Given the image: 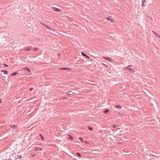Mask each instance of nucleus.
Returning <instances> with one entry per match:
<instances>
[{
	"instance_id": "bb28decb",
	"label": "nucleus",
	"mask_w": 160,
	"mask_h": 160,
	"mask_svg": "<svg viewBox=\"0 0 160 160\" xmlns=\"http://www.w3.org/2000/svg\"><path fill=\"white\" fill-rule=\"evenodd\" d=\"M33 89V88H31L30 89H29V90L30 91H31Z\"/></svg>"
},
{
	"instance_id": "b1692460",
	"label": "nucleus",
	"mask_w": 160,
	"mask_h": 160,
	"mask_svg": "<svg viewBox=\"0 0 160 160\" xmlns=\"http://www.w3.org/2000/svg\"><path fill=\"white\" fill-rule=\"evenodd\" d=\"M112 127L113 128H116V127L115 125L113 124L112 125Z\"/></svg>"
},
{
	"instance_id": "dca6fc26",
	"label": "nucleus",
	"mask_w": 160,
	"mask_h": 160,
	"mask_svg": "<svg viewBox=\"0 0 160 160\" xmlns=\"http://www.w3.org/2000/svg\"><path fill=\"white\" fill-rule=\"evenodd\" d=\"M69 137L68 138V139H70L71 140H72L73 139V137L72 136H71L70 135H69Z\"/></svg>"
},
{
	"instance_id": "0eeeda50",
	"label": "nucleus",
	"mask_w": 160,
	"mask_h": 160,
	"mask_svg": "<svg viewBox=\"0 0 160 160\" xmlns=\"http://www.w3.org/2000/svg\"><path fill=\"white\" fill-rule=\"evenodd\" d=\"M81 54L82 55L87 57L88 59L89 58V57L85 54L84 52H81Z\"/></svg>"
},
{
	"instance_id": "aec40b11",
	"label": "nucleus",
	"mask_w": 160,
	"mask_h": 160,
	"mask_svg": "<svg viewBox=\"0 0 160 160\" xmlns=\"http://www.w3.org/2000/svg\"><path fill=\"white\" fill-rule=\"evenodd\" d=\"M102 65H103V66H106V67H108V66L107 65H106V64H104V63H102Z\"/></svg>"
},
{
	"instance_id": "f8f14e48",
	"label": "nucleus",
	"mask_w": 160,
	"mask_h": 160,
	"mask_svg": "<svg viewBox=\"0 0 160 160\" xmlns=\"http://www.w3.org/2000/svg\"><path fill=\"white\" fill-rule=\"evenodd\" d=\"M18 73V72H13L11 74V76H14V75H16Z\"/></svg>"
},
{
	"instance_id": "393cba45",
	"label": "nucleus",
	"mask_w": 160,
	"mask_h": 160,
	"mask_svg": "<svg viewBox=\"0 0 160 160\" xmlns=\"http://www.w3.org/2000/svg\"><path fill=\"white\" fill-rule=\"evenodd\" d=\"M3 65L4 67H8V65H7L5 63H4L3 64Z\"/></svg>"
},
{
	"instance_id": "2f4dec72",
	"label": "nucleus",
	"mask_w": 160,
	"mask_h": 160,
	"mask_svg": "<svg viewBox=\"0 0 160 160\" xmlns=\"http://www.w3.org/2000/svg\"><path fill=\"white\" fill-rule=\"evenodd\" d=\"M88 129L90 130V126H88Z\"/></svg>"
},
{
	"instance_id": "f3484780",
	"label": "nucleus",
	"mask_w": 160,
	"mask_h": 160,
	"mask_svg": "<svg viewBox=\"0 0 160 160\" xmlns=\"http://www.w3.org/2000/svg\"><path fill=\"white\" fill-rule=\"evenodd\" d=\"M78 139H79L80 140H81L82 142H83V139H82V138H81V137H79V138Z\"/></svg>"
},
{
	"instance_id": "5701e85b",
	"label": "nucleus",
	"mask_w": 160,
	"mask_h": 160,
	"mask_svg": "<svg viewBox=\"0 0 160 160\" xmlns=\"http://www.w3.org/2000/svg\"><path fill=\"white\" fill-rule=\"evenodd\" d=\"M33 50L35 51H37L38 50V49L37 48H34L33 49Z\"/></svg>"
},
{
	"instance_id": "c756f323",
	"label": "nucleus",
	"mask_w": 160,
	"mask_h": 160,
	"mask_svg": "<svg viewBox=\"0 0 160 160\" xmlns=\"http://www.w3.org/2000/svg\"><path fill=\"white\" fill-rule=\"evenodd\" d=\"M110 20V21H111V22H114L113 20L112 19H111V20Z\"/></svg>"
},
{
	"instance_id": "c9c22d12",
	"label": "nucleus",
	"mask_w": 160,
	"mask_h": 160,
	"mask_svg": "<svg viewBox=\"0 0 160 160\" xmlns=\"http://www.w3.org/2000/svg\"><path fill=\"white\" fill-rule=\"evenodd\" d=\"M92 153V152L91 151V153Z\"/></svg>"
},
{
	"instance_id": "f704fd0d",
	"label": "nucleus",
	"mask_w": 160,
	"mask_h": 160,
	"mask_svg": "<svg viewBox=\"0 0 160 160\" xmlns=\"http://www.w3.org/2000/svg\"><path fill=\"white\" fill-rule=\"evenodd\" d=\"M90 84L91 85V84H92L91 83H90Z\"/></svg>"
},
{
	"instance_id": "412c9836",
	"label": "nucleus",
	"mask_w": 160,
	"mask_h": 160,
	"mask_svg": "<svg viewBox=\"0 0 160 160\" xmlns=\"http://www.w3.org/2000/svg\"><path fill=\"white\" fill-rule=\"evenodd\" d=\"M127 68V69L128 70H132V72H134V71L132 69V68Z\"/></svg>"
},
{
	"instance_id": "6ab92c4d",
	"label": "nucleus",
	"mask_w": 160,
	"mask_h": 160,
	"mask_svg": "<svg viewBox=\"0 0 160 160\" xmlns=\"http://www.w3.org/2000/svg\"><path fill=\"white\" fill-rule=\"evenodd\" d=\"M17 157L18 158H19V159H21V158H22V156L21 155H18L17 156Z\"/></svg>"
},
{
	"instance_id": "2eb2a0df",
	"label": "nucleus",
	"mask_w": 160,
	"mask_h": 160,
	"mask_svg": "<svg viewBox=\"0 0 160 160\" xmlns=\"http://www.w3.org/2000/svg\"><path fill=\"white\" fill-rule=\"evenodd\" d=\"M154 34L156 35L157 37H159L160 38V36L158 35L156 32H154Z\"/></svg>"
},
{
	"instance_id": "ddd939ff",
	"label": "nucleus",
	"mask_w": 160,
	"mask_h": 160,
	"mask_svg": "<svg viewBox=\"0 0 160 160\" xmlns=\"http://www.w3.org/2000/svg\"><path fill=\"white\" fill-rule=\"evenodd\" d=\"M72 92L69 91L67 93V95H70L72 94Z\"/></svg>"
},
{
	"instance_id": "4be33fe9",
	"label": "nucleus",
	"mask_w": 160,
	"mask_h": 160,
	"mask_svg": "<svg viewBox=\"0 0 160 160\" xmlns=\"http://www.w3.org/2000/svg\"><path fill=\"white\" fill-rule=\"evenodd\" d=\"M77 155L79 156V157H81V154L79 153H77Z\"/></svg>"
},
{
	"instance_id": "39448f33",
	"label": "nucleus",
	"mask_w": 160,
	"mask_h": 160,
	"mask_svg": "<svg viewBox=\"0 0 160 160\" xmlns=\"http://www.w3.org/2000/svg\"><path fill=\"white\" fill-rule=\"evenodd\" d=\"M60 70H70V69L68 68H62L59 69Z\"/></svg>"
},
{
	"instance_id": "a878e982",
	"label": "nucleus",
	"mask_w": 160,
	"mask_h": 160,
	"mask_svg": "<svg viewBox=\"0 0 160 160\" xmlns=\"http://www.w3.org/2000/svg\"><path fill=\"white\" fill-rule=\"evenodd\" d=\"M40 136H41V139L42 140H43L44 139V138H43V136L41 134H40Z\"/></svg>"
},
{
	"instance_id": "f257e3e1",
	"label": "nucleus",
	"mask_w": 160,
	"mask_h": 160,
	"mask_svg": "<svg viewBox=\"0 0 160 160\" xmlns=\"http://www.w3.org/2000/svg\"><path fill=\"white\" fill-rule=\"evenodd\" d=\"M148 0H143L142 2V7L143 8V7H145L148 5V2H147Z\"/></svg>"
},
{
	"instance_id": "cd10ccee",
	"label": "nucleus",
	"mask_w": 160,
	"mask_h": 160,
	"mask_svg": "<svg viewBox=\"0 0 160 160\" xmlns=\"http://www.w3.org/2000/svg\"><path fill=\"white\" fill-rule=\"evenodd\" d=\"M11 128H13V129H14V125H12V126H11Z\"/></svg>"
},
{
	"instance_id": "7ed1b4c3",
	"label": "nucleus",
	"mask_w": 160,
	"mask_h": 160,
	"mask_svg": "<svg viewBox=\"0 0 160 160\" xmlns=\"http://www.w3.org/2000/svg\"><path fill=\"white\" fill-rule=\"evenodd\" d=\"M103 58L110 62H112V59L109 57H104Z\"/></svg>"
},
{
	"instance_id": "c85d7f7f",
	"label": "nucleus",
	"mask_w": 160,
	"mask_h": 160,
	"mask_svg": "<svg viewBox=\"0 0 160 160\" xmlns=\"http://www.w3.org/2000/svg\"><path fill=\"white\" fill-rule=\"evenodd\" d=\"M93 130V128L92 127H91V131H92Z\"/></svg>"
},
{
	"instance_id": "423d86ee",
	"label": "nucleus",
	"mask_w": 160,
	"mask_h": 160,
	"mask_svg": "<svg viewBox=\"0 0 160 160\" xmlns=\"http://www.w3.org/2000/svg\"><path fill=\"white\" fill-rule=\"evenodd\" d=\"M22 70H27L28 72H31V71L30 70V69L28 68H23V69H22Z\"/></svg>"
},
{
	"instance_id": "6e6552de",
	"label": "nucleus",
	"mask_w": 160,
	"mask_h": 160,
	"mask_svg": "<svg viewBox=\"0 0 160 160\" xmlns=\"http://www.w3.org/2000/svg\"><path fill=\"white\" fill-rule=\"evenodd\" d=\"M35 150L36 151H42V149L40 147H36L35 148Z\"/></svg>"
},
{
	"instance_id": "9b49d317",
	"label": "nucleus",
	"mask_w": 160,
	"mask_h": 160,
	"mask_svg": "<svg viewBox=\"0 0 160 160\" xmlns=\"http://www.w3.org/2000/svg\"><path fill=\"white\" fill-rule=\"evenodd\" d=\"M115 107L118 109H121L122 108V106L118 105H116L115 106Z\"/></svg>"
},
{
	"instance_id": "4468645a",
	"label": "nucleus",
	"mask_w": 160,
	"mask_h": 160,
	"mask_svg": "<svg viewBox=\"0 0 160 160\" xmlns=\"http://www.w3.org/2000/svg\"><path fill=\"white\" fill-rule=\"evenodd\" d=\"M1 72H4V73L5 74H6L8 73L7 71L5 70H1Z\"/></svg>"
},
{
	"instance_id": "7c9ffc66",
	"label": "nucleus",
	"mask_w": 160,
	"mask_h": 160,
	"mask_svg": "<svg viewBox=\"0 0 160 160\" xmlns=\"http://www.w3.org/2000/svg\"><path fill=\"white\" fill-rule=\"evenodd\" d=\"M132 67V66L131 65H129V66H128L127 67V68H129V67Z\"/></svg>"
},
{
	"instance_id": "72a5a7b5",
	"label": "nucleus",
	"mask_w": 160,
	"mask_h": 160,
	"mask_svg": "<svg viewBox=\"0 0 160 160\" xmlns=\"http://www.w3.org/2000/svg\"><path fill=\"white\" fill-rule=\"evenodd\" d=\"M34 156H35V155H33L32 156V157H34Z\"/></svg>"
},
{
	"instance_id": "1a4fd4ad",
	"label": "nucleus",
	"mask_w": 160,
	"mask_h": 160,
	"mask_svg": "<svg viewBox=\"0 0 160 160\" xmlns=\"http://www.w3.org/2000/svg\"><path fill=\"white\" fill-rule=\"evenodd\" d=\"M53 10L54 11L59 12L60 11V10L59 8H53Z\"/></svg>"
},
{
	"instance_id": "473e14b6",
	"label": "nucleus",
	"mask_w": 160,
	"mask_h": 160,
	"mask_svg": "<svg viewBox=\"0 0 160 160\" xmlns=\"http://www.w3.org/2000/svg\"><path fill=\"white\" fill-rule=\"evenodd\" d=\"M91 63H92V64H93V63H92V62H92V60H91Z\"/></svg>"
},
{
	"instance_id": "20e7f679",
	"label": "nucleus",
	"mask_w": 160,
	"mask_h": 160,
	"mask_svg": "<svg viewBox=\"0 0 160 160\" xmlns=\"http://www.w3.org/2000/svg\"><path fill=\"white\" fill-rule=\"evenodd\" d=\"M29 48H28V47H25L24 48V50L25 51H29L31 50L32 49V47L31 46H29Z\"/></svg>"
},
{
	"instance_id": "f03ea898",
	"label": "nucleus",
	"mask_w": 160,
	"mask_h": 160,
	"mask_svg": "<svg viewBox=\"0 0 160 160\" xmlns=\"http://www.w3.org/2000/svg\"><path fill=\"white\" fill-rule=\"evenodd\" d=\"M40 23L42 25L44 26L46 28H48V29H50V30H51L52 31H54V30H52L51 28H50V27H49L48 26H47V25L44 24V23H42V22H40Z\"/></svg>"
},
{
	"instance_id": "4c0bfd02",
	"label": "nucleus",
	"mask_w": 160,
	"mask_h": 160,
	"mask_svg": "<svg viewBox=\"0 0 160 160\" xmlns=\"http://www.w3.org/2000/svg\"><path fill=\"white\" fill-rule=\"evenodd\" d=\"M2 102H1V101H0V103H1Z\"/></svg>"
},
{
	"instance_id": "a211bd4d",
	"label": "nucleus",
	"mask_w": 160,
	"mask_h": 160,
	"mask_svg": "<svg viewBox=\"0 0 160 160\" xmlns=\"http://www.w3.org/2000/svg\"><path fill=\"white\" fill-rule=\"evenodd\" d=\"M107 19L108 20H111V17L110 16H109V17H107Z\"/></svg>"
},
{
	"instance_id": "9d476101",
	"label": "nucleus",
	"mask_w": 160,
	"mask_h": 160,
	"mask_svg": "<svg viewBox=\"0 0 160 160\" xmlns=\"http://www.w3.org/2000/svg\"><path fill=\"white\" fill-rule=\"evenodd\" d=\"M109 112V110L108 109H106L103 111V113H107Z\"/></svg>"
},
{
	"instance_id": "e433bc0d",
	"label": "nucleus",
	"mask_w": 160,
	"mask_h": 160,
	"mask_svg": "<svg viewBox=\"0 0 160 160\" xmlns=\"http://www.w3.org/2000/svg\"><path fill=\"white\" fill-rule=\"evenodd\" d=\"M58 56H60V54H59V55H58Z\"/></svg>"
}]
</instances>
